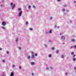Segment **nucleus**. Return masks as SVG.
<instances>
[{
  "label": "nucleus",
  "instance_id": "f704fd0d",
  "mask_svg": "<svg viewBox=\"0 0 76 76\" xmlns=\"http://www.w3.org/2000/svg\"><path fill=\"white\" fill-rule=\"evenodd\" d=\"M74 70H76V67H75L74 68Z\"/></svg>",
  "mask_w": 76,
  "mask_h": 76
},
{
  "label": "nucleus",
  "instance_id": "f257e3e1",
  "mask_svg": "<svg viewBox=\"0 0 76 76\" xmlns=\"http://www.w3.org/2000/svg\"><path fill=\"white\" fill-rule=\"evenodd\" d=\"M11 6H12V9H13L15 7V4H13V3L12 2L11 3Z\"/></svg>",
  "mask_w": 76,
  "mask_h": 76
},
{
  "label": "nucleus",
  "instance_id": "e433bc0d",
  "mask_svg": "<svg viewBox=\"0 0 76 76\" xmlns=\"http://www.w3.org/2000/svg\"><path fill=\"white\" fill-rule=\"evenodd\" d=\"M74 3H76V1H74Z\"/></svg>",
  "mask_w": 76,
  "mask_h": 76
},
{
  "label": "nucleus",
  "instance_id": "39448f33",
  "mask_svg": "<svg viewBox=\"0 0 76 76\" xmlns=\"http://www.w3.org/2000/svg\"><path fill=\"white\" fill-rule=\"evenodd\" d=\"M10 76H14V74L13 73V72H11L10 74Z\"/></svg>",
  "mask_w": 76,
  "mask_h": 76
},
{
  "label": "nucleus",
  "instance_id": "09e8293b",
  "mask_svg": "<svg viewBox=\"0 0 76 76\" xmlns=\"http://www.w3.org/2000/svg\"><path fill=\"white\" fill-rule=\"evenodd\" d=\"M75 73H76V71H75Z\"/></svg>",
  "mask_w": 76,
  "mask_h": 76
},
{
  "label": "nucleus",
  "instance_id": "bb28decb",
  "mask_svg": "<svg viewBox=\"0 0 76 76\" xmlns=\"http://www.w3.org/2000/svg\"><path fill=\"white\" fill-rule=\"evenodd\" d=\"M7 54H9V51H7Z\"/></svg>",
  "mask_w": 76,
  "mask_h": 76
},
{
  "label": "nucleus",
  "instance_id": "c756f323",
  "mask_svg": "<svg viewBox=\"0 0 76 76\" xmlns=\"http://www.w3.org/2000/svg\"><path fill=\"white\" fill-rule=\"evenodd\" d=\"M2 29H5V28H4V27H2Z\"/></svg>",
  "mask_w": 76,
  "mask_h": 76
},
{
  "label": "nucleus",
  "instance_id": "cd10ccee",
  "mask_svg": "<svg viewBox=\"0 0 76 76\" xmlns=\"http://www.w3.org/2000/svg\"><path fill=\"white\" fill-rule=\"evenodd\" d=\"M21 66H19V68L20 69H21Z\"/></svg>",
  "mask_w": 76,
  "mask_h": 76
},
{
  "label": "nucleus",
  "instance_id": "6ab92c4d",
  "mask_svg": "<svg viewBox=\"0 0 76 76\" xmlns=\"http://www.w3.org/2000/svg\"><path fill=\"white\" fill-rule=\"evenodd\" d=\"M52 32L51 31V30H50L49 32V33H52Z\"/></svg>",
  "mask_w": 76,
  "mask_h": 76
},
{
  "label": "nucleus",
  "instance_id": "2eb2a0df",
  "mask_svg": "<svg viewBox=\"0 0 76 76\" xmlns=\"http://www.w3.org/2000/svg\"><path fill=\"white\" fill-rule=\"evenodd\" d=\"M31 6H29L28 7V9H31Z\"/></svg>",
  "mask_w": 76,
  "mask_h": 76
},
{
  "label": "nucleus",
  "instance_id": "ddd939ff",
  "mask_svg": "<svg viewBox=\"0 0 76 76\" xmlns=\"http://www.w3.org/2000/svg\"><path fill=\"white\" fill-rule=\"evenodd\" d=\"M22 10V9H20V8H19L18 9V11H20V10Z\"/></svg>",
  "mask_w": 76,
  "mask_h": 76
},
{
  "label": "nucleus",
  "instance_id": "f8f14e48",
  "mask_svg": "<svg viewBox=\"0 0 76 76\" xmlns=\"http://www.w3.org/2000/svg\"><path fill=\"white\" fill-rule=\"evenodd\" d=\"M75 60H76V58H73V61H75Z\"/></svg>",
  "mask_w": 76,
  "mask_h": 76
},
{
  "label": "nucleus",
  "instance_id": "f03ea898",
  "mask_svg": "<svg viewBox=\"0 0 76 76\" xmlns=\"http://www.w3.org/2000/svg\"><path fill=\"white\" fill-rule=\"evenodd\" d=\"M22 11H21L20 13H19L18 16H20L22 15Z\"/></svg>",
  "mask_w": 76,
  "mask_h": 76
},
{
  "label": "nucleus",
  "instance_id": "c85d7f7f",
  "mask_svg": "<svg viewBox=\"0 0 76 76\" xmlns=\"http://www.w3.org/2000/svg\"><path fill=\"white\" fill-rule=\"evenodd\" d=\"M54 48H53L52 49V50H54Z\"/></svg>",
  "mask_w": 76,
  "mask_h": 76
},
{
  "label": "nucleus",
  "instance_id": "a18cd8bd",
  "mask_svg": "<svg viewBox=\"0 0 76 76\" xmlns=\"http://www.w3.org/2000/svg\"><path fill=\"white\" fill-rule=\"evenodd\" d=\"M67 12H69V10H67Z\"/></svg>",
  "mask_w": 76,
  "mask_h": 76
},
{
  "label": "nucleus",
  "instance_id": "4468645a",
  "mask_svg": "<svg viewBox=\"0 0 76 76\" xmlns=\"http://www.w3.org/2000/svg\"><path fill=\"white\" fill-rule=\"evenodd\" d=\"M58 52H59V51H58V50H57L56 51V53H57V54H58Z\"/></svg>",
  "mask_w": 76,
  "mask_h": 76
},
{
  "label": "nucleus",
  "instance_id": "a211bd4d",
  "mask_svg": "<svg viewBox=\"0 0 76 76\" xmlns=\"http://www.w3.org/2000/svg\"><path fill=\"white\" fill-rule=\"evenodd\" d=\"M26 25H28V22L26 21Z\"/></svg>",
  "mask_w": 76,
  "mask_h": 76
},
{
  "label": "nucleus",
  "instance_id": "79ce46f5",
  "mask_svg": "<svg viewBox=\"0 0 76 76\" xmlns=\"http://www.w3.org/2000/svg\"><path fill=\"white\" fill-rule=\"evenodd\" d=\"M2 49L1 48H0V50H1Z\"/></svg>",
  "mask_w": 76,
  "mask_h": 76
},
{
  "label": "nucleus",
  "instance_id": "9b49d317",
  "mask_svg": "<svg viewBox=\"0 0 76 76\" xmlns=\"http://www.w3.org/2000/svg\"><path fill=\"white\" fill-rule=\"evenodd\" d=\"M48 57H51V54L49 55Z\"/></svg>",
  "mask_w": 76,
  "mask_h": 76
},
{
  "label": "nucleus",
  "instance_id": "7ed1b4c3",
  "mask_svg": "<svg viewBox=\"0 0 76 76\" xmlns=\"http://www.w3.org/2000/svg\"><path fill=\"white\" fill-rule=\"evenodd\" d=\"M6 22H3L2 23V25L3 26H5V25H6Z\"/></svg>",
  "mask_w": 76,
  "mask_h": 76
},
{
  "label": "nucleus",
  "instance_id": "1a4fd4ad",
  "mask_svg": "<svg viewBox=\"0 0 76 76\" xmlns=\"http://www.w3.org/2000/svg\"><path fill=\"white\" fill-rule=\"evenodd\" d=\"M71 41L72 42H74V41H75V39H72L71 40Z\"/></svg>",
  "mask_w": 76,
  "mask_h": 76
},
{
  "label": "nucleus",
  "instance_id": "de8ad7c7",
  "mask_svg": "<svg viewBox=\"0 0 76 76\" xmlns=\"http://www.w3.org/2000/svg\"><path fill=\"white\" fill-rule=\"evenodd\" d=\"M0 6H2V5H1Z\"/></svg>",
  "mask_w": 76,
  "mask_h": 76
},
{
  "label": "nucleus",
  "instance_id": "0eeeda50",
  "mask_svg": "<svg viewBox=\"0 0 76 76\" xmlns=\"http://www.w3.org/2000/svg\"><path fill=\"white\" fill-rule=\"evenodd\" d=\"M64 55H62L61 56V58H64Z\"/></svg>",
  "mask_w": 76,
  "mask_h": 76
},
{
  "label": "nucleus",
  "instance_id": "37998d69",
  "mask_svg": "<svg viewBox=\"0 0 76 76\" xmlns=\"http://www.w3.org/2000/svg\"><path fill=\"white\" fill-rule=\"evenodd\" d=\"M67 73L66 72V75H67Z\"/></svg>",
  "mask_w": 76,
  "mask_h": 76
},
{
  "label": "nucleus",
  "instance_id": "4c0bfd02",
  "mask_svg": "<svg viewBox=\"0 0 76 76\" xmlns=\"http://www.w3.org/2000/svg\"><path fill=\"white\" fill-rule=\"evenodd\" d=\"M32 76H33V75H34V73H32Z\"/></svg>",
  "mask_w": 76,
  "mask_h": 76
},
{
  "label": "nucleus",
  "instance_id": "58836bf2",
  "mask_svg": "<svg viewBox=\"0 0 76 76\" xmlns=\"http://www.w3.org/2000/svg\"><path fill=\"white\" fill-rule=\"evenodd\" d=\"M57 28H60V26H58L57 27Z\"/></svg>",
  "mask_w": 76,
  "mask_h": 76
},
{
  "label": "nucleus",
  "instance_id": "dca6fc26",
  "mask_svg": "<svg viewBox=\"0 0 76 76\" xmlns=\"http://www.w3.org/2000/svg\"><path fill=\"white\" fill-rule=\"evenodd\" d=\"M67 6V5H66L65 4L63 5V7H66Z\"/></svg>",
  "mask_w": 76,
  "mask_h": 76
},
{
  "label": "nucleus",
  "instance_id": "4be33fe9",
  "mask_svg": "<svg viewBox=\"0 0 76 76\" xmlns=\"http://www.w3.org/2000/svg\"><path fill=\"white\" fill-rule=\"evenodd\" d=\"M2 62H4L5 61L4 60V59H3L2 60Z\"/></svg>",
  "mask_w": 76,
  "mask_h": 76
},
{
  "label": "nucleus",
  "instance_id": "aec40b11",
  "mask_svg": "<svg viewBox=\"0 0 76 76\" xmlns=\"http://www.w3.org/2000/svg\"><path fill=\"white\" fill-rule=\"evenodd\" d=\"M18 38H16V42H17V41H18Z\"/></svg>",
  "mask_w": 76,
  "mask_h": 76
},
{
  "label": "nucleus",
  "instance_id": "412c9836",
  "mask_svg": "<svg viewBox=\"0 0 76 76\" xmlns=\"http://www.w3.org/2000/svg\"><path fill=\"white\" fill-rule=\"evenodd\" d=\"M71 55H73V54H74V52H72L71 53Z\"/></svg>",
  "mask_w": 76,
  "mask_h": 76
},
{
  "label": "nucleus",
  "instance_id": "423d86ee",
  "mask_svg": "<svg viewBox=\"0 0 76 76\" xmlns=\"http://www.w3.org/2000/svg\"><path fill=\"white\" fill-rule=\"evenodd\" d=\"M31 58L32 59H33L34 58V56L33 55H32L31 56Z\"/></svg>",
  "mask_w": 76,
  "mask_h": 76
},
{
  "label": "nucleus",
  "instance_id": "c03bdc74",
  "mask_svg": "<svg viewBox=\"0 0 76 76\" xmlns=\"http://www.w3.org/2000/svg\"><path fill=\"white\" fill-rule=\"evenodd\" d=\"M60 35H61V33H60Z\"/></svg>",
  "mask_w": 76,
  "mask_h": 76
},
{
  "label": "nucleus",
  "instance_id": "a19ab883",
  "mask_svg": "<svg viewBox=\"0 0 76 76\" xmlns=\"http://www.w3.org/2000/svg\"><path fill=\"white\" fill-rule=\"evenodd\" d=\"M73 48V47H72V46L71 47V48Z\"/></svg>",
  "mask_w": 76,
  "mask_h": 76
},
{
  "label": "nucleus",
  "instance_id": "473e14b6",
  "mask_svg": "<svg viewBox=\"0 0 76 76\" xmlns=\"http://www.w3.org/2000/svg\"><path fill=\"white\" fill-rule=\"evenodd\" d=\"M64 10H65L64 9H63V11H64Z\"/></svg>",
  "mask_w": 76,
  "mask_h": 76
},
{
  "label": "nucleus",
  "instance_id": "c9c22d12",
  "mask_svg": "<svg viewBox=\"0 0 76 76\" xmlns=\"http://www.w3.org/2000/svg\"><path fill=\"white\" fill-rule=\"evenodd\" d=\"M46 69H47V70H48V68H46Z\"/></svg>",
  "mask_w": 76,
  "mask_h": 76
},
{
  "label": "nucleus",
  "instance_id": "49530a36",
  "mask_svg": "<svg viewBox=\"0 0 76 76\" xmlns=\"http://www.w3.org/2000/svg\"><path fill=\"white\" fill-rule=\"evenodd\" d=\"M63 44H64V43H63Z\"/></svg>",
  "mask_w": 76,
  "mask_h": 76
},
{
  "label": "nucleus",
  "instance_id": "6e6552de",
  "mask_svg": "<svg viewBox=\"0 0 76 76\" xmlns=\"http://www.w3.org/2000/svg\"><path fill=\"white\" fill-rule=\"evenodd\" d=\"M31 65H34L35 64V63L34 62H31Z\"/></svg>",
  "mask_w": 76,
  "mask_h": 76
},
{
  "label": "nucleus",
  "instance_id": "393cba45",
  "mask_svg": "<svg viewBox=\"0 0 76 76\" xmlns=\"http://www.w3.org/2000/svg\"><path fill=\"white\" fill-rule=\"evenodd\" d=\"M76 55H74L73 56V57H75V56Z\"/></svg>",
  "mask_w": 76,
  "mask_h": 76
},
{
  "label": "nucleus",
  "instance_id": "2f4dec72",
  "mask_svg": "<svg viewBox=\"0 0 76 76\" xmlns=\"http://www.w3.org/2000/svg\"><path fill=\"white\" fill-rule=\"evenodd\" d=\"M33 8H35V6H33Z\"/></svg>",
  "mask_w": 76,
  "mask_h": 76
},
{
  "label": "nucleus",
  "instance_id": "72a5a7b5",
  "mask_svg": "<svg viewBox=\"0 0 76 76\" xmlns=\"http://www.w3.org/2000/svg\"><path fill=\"white\" fill-rule=\"evenodd\" d=\"M31 54H34V52H31Z\"/></svg>",
  "mask_w": 76,
  "mask_h": 76
},
{
  "label": "nucleus",
  "instance_id": "8fccbe9b",
  "mask_svg": "<svg viewBox=\"0 0 76 76\" xmlns=\"http://www.w3.org/2000/svg\"><path fill=\"white\" fill-rule=\"evenodd\" d=\"M45 46H46V45H45Z\"/></svg>",
  "mask_w": 76,
  "mask_h": 76
},
{
  "label": "nucleus",
  "instance_id": "7c9ffc66",
  "mask_svg": "<svg viewBox=\"0 0 76 76\" xmlns=\"http://www.w3.org/2000/svg\"><path fill=\"white\" fill-rule=\"evenodd\" d=\"M12 67H15V65H13L12 66Z\"/></svg>",
  "mask_w": 76,
  "mask_h": 76
},
{
  "label": "nucleus",
  "instance_id": "f3484780",
  "mask_svg": "<svg viewBox=\"0 0 76 76\" xmlns=\"http://www.w3.org/2000/svg\"><path fill=\"white\" fill-rule=\"evenodd\" d=\"M29 29L30 31H32V28H29Z\"/></svg>",
  "mask_w": 76,
  "mask_h": 76
},
{
  "label": "nucleus",
  "instance_id": "5701e85b",
  "mask_svg": "<svg viewBox=\"0 0 76 76\" xmlns=\"http://www.w3.org/2000/svg\"><path fill=\"white\" fill-rule=\"evenodd\" d=\"M74 48H76V45H75L74 46Z\"/></svg>",
  "mask_w": 76,
  "mask_h": 76
},
{
  "label": "nucleus",
  "instance_id": "ea45409f",
  "mask_svg": "<svg viewBox=\"0 0 76 76\" xmlns=\"http://www.w3.org/2000/svg\"><path fill=\"white\" fill-rule=\"evenodd\" d=\"M57 1H60V0H57Z\"/></svg>",
  "mask_w": 76,
  "mask_h": 76
},
{
  "label": "nucleus",
  "instance_id": "b1692460",
  "mask_svg": "<svg viewBox=\"0 0 76 76\" xmlns=\"http://www.w3.org/2000/svg\"><path fill=\"white\" fill-rule=\"evenodd\" d=\"M35 56H37V54L35 53Z\"/></svg>",
  "mask_w": 76,
  "mask_h": 76
},
{
  "label": "nucleus",
  "instance_id": "9d476101",
  "mask_svg": "<svg viewBox=\"0 0 76 76\" xmlns=\"http://www.w3.org/2000/svg\"><path fill=\"white\" fill-rule=\"evenodd\" d=\"M27 58L28 59H29V58H31V56H28L27 57Z\"/></svg>",
  "mask_w": 76,
  "mask_h": 76
},
{
  "label": "nucleus",
  "instance_id": "a878e982",
  "mask_svg": "<svg viewBox=\"0 0 76 76\" xmlns=\"http://www.w3.org/2000/svg\"><path fill=\"white\" fill-rule=\"evenodd\" d=\"M19 50H21V48H20V47H19Z\"/></svg>",
  "mask_w": 76,
  "mask_h": 76
},
{
  "label": "nucleus",
  "instance_id": "20e7f679",
  "mask_svg": "<svg viewBox=\"0 0 76 76\" xmlns=\"http://www.w3.org/2000/svg\"><path fill=\"white\" fill-rule=\"evenodd\" d=\"M66 37H64L63 36H62L61 37V39H65Z\"/></svg>",
  "mask_w": 76,
  "mask_h": 76
}]
</instances>
